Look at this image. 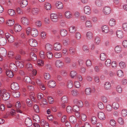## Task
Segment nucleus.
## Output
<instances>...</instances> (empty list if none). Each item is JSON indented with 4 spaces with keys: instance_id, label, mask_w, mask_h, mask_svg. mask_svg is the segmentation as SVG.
Wrapping results in <instances>:
<instances>
[{
    "instance_id": "nucleus-39",
    "label": "nucleus",
    "mask_w": 127,
    "mask_h": 127,
    "mask_svg": "<svg viewBox=\"0 0 127 127\" xmlns=\"http://www.w3.org/2000/svg\"><path fill=\"white\" fill-rule=\"evenodd\" d=\"M97 118L95 116H93L91 118V122L93 125H95L97 122Z\"/></svg>"
},
{
    "instance_id": "nucleus-33",
    "label": "nucleus",
    "mask_w": 127,
    "mask_h": 127,
    "mask_svg": "<svg viewBox=\"0 0 127 127\" xmlns=\"http://www.w3.org/2000/svg\"><path fill=\"white\" fill-rule=\"evenodd\" d=\"M116 33L117 37L119 38H122L124 36L123 32L122 31H118Z\"/></svg>"
},
{
    "instance_id": "nucleus-34",
    "label": "nucleus",
    "mask_w": 127,
    "mask_h": 127,
    "mask_svg": "<svg viewBox=\"0 0 127 127\" xmlns=\"http://www.w3.org/2000/svg\"><path fill=\"white\" fill-rule=\"evenodd\" d=\"M26 102L27 105L29 107H31L33 105L32 102L31 100L29 98H27L26 99Z\"/></svg>"
},
{
    "instance_id": "nucleus-56",
    "label": "nucleus",
    "mask_w": 127,
    "mask_h": 127,
    "mask_svg": "<svg viewBox=\"0 0 127 127\" xmlns=\"http://www.w3.org/2000/svg\"><path fill=\"white\" fill-rule=\"evenodd\" d=\"M26 67L29 70H32L33 69L32 65L30 63H28L27 64Z\"/></svg>"
},
{
    "instance_id": "nucleus-28",
    "label": "nucleus",
    "mask_w": 127,
    "mask_h": 127,
    "mask_svg": "<svg viewBox=\"0 0 127 127\" xmlns=\"http://www.w3.org/2000/svg\"><path fill=\"white\" fill-rule=\"evenodd\" d=\"M111 87V83L108 82H106L104 85L105 89L107 90H109L110 89Z\"/></svg>"
},
{
    "instance_id": "nucleus-53",
    "label": "nucleus",
    "mask_w": 127,
    "mask_h": 127,
    "mask_svg": "<svg viewBox=\"0 0 127 127\" xmlns=\"http://www.w3.org/2000/svg\"><path fill=\"white\" fill-rule=\"evenodd\" d=\"M66 111L69 114H70L73 111L72 108L70 106H68L66 108Z\"/></svg>"
},
{
    "instance_id": "nucleus-55",
    "label": "nucleus",
    "mask_w": 127,
    "mask_h": 127,
    "mask_svg": "<svg viewBox=\"0 0 127 127\" xmlns=\"http://www.w3.org/2000/svg\"><path fill=\"white\" fill-rule=\"evenodd\" d=\"M73 86V84L72 81L71 80H69L68 81L67 83V87L68 88H71Z\"/></svg>"
},
{
    "instance_id": "nucleus-14",
    "label": "nucleus",
    "mask_w": 127,
    "mask_h": 127,
    "mask_svg": "<svg viewBox=\"0 0 127 127\" xmlns=\"http://www.w3.org/2000/svg\"><path fill=\"white\" fill-rule=\"evenodd\" d=\"M25 123L26 126L28 127L31 126L32 124V120L29 118H27L26 119Z\"/></svg>"
},
{
    "instance_id": "nucleus-23",
    "label": "nucleus",
    "mask_w": 127,
    "mask_h": 127,
    "mask_svg": "<svg viewBox=\"0 0 127 127\" xmlns=\"http://www.w3.org/2000/svg\"><path fill=\"white\" fill-rule=\"evenodd\" d=\"M55 65L58 67H62L64 65V63L60 60L56 61L55 63Z\"/></svg>"
},
{
    "instance_id": "nucleus-49",
    "label": "nucleus",
    "mask_w": 127,
    "mask_h": 127,
    "mask_svg": "<svg viewBox=\"0 0 127 127\" xmlns=\"http://www.w3.org/2000/svg\"><path fill=\"white\" fill-rule=\"evenodd\" d=\"M8 13L9 15L11 16H13L15 14V11L12 9L8 10Z\"/></svg>"
},
{
    "instance_id": "nucleus-31",
    "label": "nucleus",
    "mask_w": 127,
    "mask_h": 127,
    "mask_svg": "<svg viewBox=\"0 0 127 127\" xmlns=\"http://www.w3.org/2000/svg\"><path fill=\"white\" fill-rule=\"evenodd\" d=\"M39 10L37 8H33L32 9V12L33 15H37L38 14Z\"/></svg>"
},
{
    "instance_id": "nucleus-48",
    "label": "nucleus",
    "mask_w": 127,
    "mask_h": 127,
    "mask_svg": "<svg viewBox=\"0 0 127 127\" xmlns=\"http://www.w3.org/2000/svg\"><path fill=\"white\" fill-rule=\"evenodd\" d=\"M45 68L48 71H51L52 69V67L51 65L49 64H46L45 66Z\"/></svg>"
},
{
    "instance_id": "nucleus-25",
    "label": "nucleus",
    "mask_w": 127,
    "mask_h": 127,
    "mask_svg": "<svg viewBox=\"0 0 127 127\" xmlns=\"http://www.w3.org/2000/svg\"><path fill=\"white\" fill-rule=\"evenodd\" d=\"M33 119L34 122L38 123L40 122V118L39 116L37 115H34L33 117Z\"/></svg>"
},
{
    "instance_id": "nucleus-64",
    "label": "nucleus",
    "mask_w": 127,
    "mask_h": 127,
    "mask_svg": "<svg viewBox=\"0 0 127 127\" xmlns=\"http://www.w3.org/2000/svg\"><path fill=\"white\" fill-rule=\"evenodd\" d=\"M111 61L109 59H107L105 62V64L107 67L110 66L111 64Z\"/></svg>"
},
{
    "instance_id": "nucleus-22",
    "label": "nucleus",
    "mask_w": 127,
    "mask_h": 127,
    "mask_svg": "<svg viewBox=\"0 0 127 127\" xmlns=\"http://www.w3.org/2000/svg\"><path fill=\"white\" fill-rule=\"evenodd\" d=\"M31 34L34 37H36L38 34V32L36 29H33L31 31Z\"/></svg>"
},
{
    "instance_id": "nucleus-54",
    "label": "nucleus",
    "mask_w": 127,
    "mask_h": 127,
    "mask_svg": "<svg viewBox=\"0 0 127 127\" xmlns=\"http://www.w3.org/2000/svg\"><path fill=\"white\" fill-rule=\"evenodd\" d=\"M44 77L46 80H49L51 78V76L50 74L48 73H45L44 74Z\"/></svg>"
},
{
    "instance_id": "nucleus-43",
    "label": "nucleus",
    "mask_w": 127,
    "mask_h": 127,
    "mask_svg": "<svg viewBox=\"0 0 127 127\" xmlns=\"http://www.w3.org/2000/svg\"><path fill=\"white\" fill-rule=\"evenodd\" d=\"M44 6L45 8L47 10H49L51 8V4L48 2L45 3Z\"/></svg>"
},
{
    "instance_id": "nucleus-51",
    "label": "nucleus",
    "mask_w": 127,
    "mask_h": 127,
    "mask_svg": "<svg viewBox=\"0 0 127 127\" xmlns=\"http://www.w3.org/2000/svg\"><path fill=\"white\" fill-rule=\"evenodd\" d=\"M113 108L115 109H118L119 107V104L117 102H114L112 104Z\"/></svg>"
},
{
    "instance_id": "nucleus-41",
    "label": "nucleus",
    "mask_w": 127,
    "mask_h": 127,
    "mask_svg": "<svg viewBox=\"0 0 127 127\" xmlns=\"http://www.w3.org/2000/svg\"><path fill=\"white\" fill-rule=\"evenodd\" d=\"M86 36L87 38L88 39H90L93 37V34L91 32H89L87 33Z\"/></svg>"
},
{
    "instance_id": "nucleus-38",
    "label": "nucleus",
    "mask_w": 127,
    "mask_h": 127,
    "mask_svg": "<svg viewBox=\"0 0 127 127\" xmlns=\"http://www.w3.org/2000/svg\"><path fill=\"white\" fill-rule=\"evenodd\" d=\"M100 59L102 61H104L106 58L107 57L105 54L104 53H101L100 55Z\"/></svg>"
},
{
    "instance_id": "nucleus-8",
    "label": "nucleus",
    "mask_w": 127,
    "mask_h": 127,
    "mask_svg": "<svg viewBox=\"0 0 127 127\" xmlns=\"http://www.w3.org/2000/svg\"><path fill=\"white\" fill-rule=\"evenodd\" d=\"M104 13L105 14H109L111 11V8L109 6H105L104 8L103 9Z\"/></svg>"
},
{
    "instance_id": "nucleus-19",
    "label": "nucleus",
    "mask_w": 127,
    "mask_h": 127,
    "mask_svg": "<svg viewBox=\"0 0 127 127\" xmlns=\"http://www.w3.org/2000/svg\"><path fill=\"white\" fill-rule=\"evenodd\" d=\"M7 52L5 48H0V54L3 56L5 57L7 55Z\"/></svg>"
},
{
    "instance_id": "nucleus-21",
    "label": "nucleus",
    "mask_w": 127,
    "mask_h": 127,
    "mask_svg": "<svg viewBox=\"0 0 127 127\" xmlns=\"http://www.w3.org/2000/svg\"><path fill=\"white\" fill-rule=\"evenodd\" d=\"M69 121L73 124H74L77 122V119L74 116H71L69 118Z\"/></svg>"
},
{
    "instance_id": "nucleus-60",
    "label": "nucleus",
    "mask_w": 127,
    "mask_h": 127,
    "mask_svg": "<svg viewBox=\"0 0 127 127\" xmlns=\"http://www.w3.org/2000/svg\"><path fill=\"white\" fill-rule=\"evenodd\" d=\"M40 57L42 59H44L45 56V54L43 51H41L39 53Z\"/></svg>"
},
{
    "instance_id": "nucleus-35",
    "label": "nucleus",
    "mask_w": 127,
    "mask_h": 127,
    "mask_svg": "<svg viewBox=\"0 0 127 127\" xmlns=\"http://www.w3.org/2000/svg\"><path fill=\"white\" fill-rule=\"evenodd\" d=\"M116 24V21L114 19H111L109 22V24L111 26H114Z\"/></svg>"
},
{
    "instance_id": "nucleus-59",
    "label": "nucleus",
    "mask_w": 127,
    "mask_h": 127,
    "mask_svg": "<svg viewBox=\"0 0 127 127\" xmlns=\"http://www.w3.org/2000/svg\"><path fill=\"white\" fill-rule=\"evenodd\" d=\"M117 74L119 77H122L124 75L123 72L122 70H118L117 72Z\"/></svg>"
},
{
    "instance_id": "nucleus-17",
    "label": "nucleus",
    "mask_w": 127,
    "mask_h": 127,
    "mask_svg": "<svg viewBox=\"0 0 127 127\" xmlns=\"http://www.w3.org/2000/svg\"><path fill=\"white\" fill-rule=\"evenodd\" d=\"M55 5L57 8L59 9H62L63 7V3L60 1H56V2Z\"/></svg>"
},
{
    "instance_id": "nucleus-12",
    "label": "nucleus",
    "mask_w": 127,
    "mask_h": 127,
    "mask_svg": "<svg viewBox=\"0 0 127 127\" xmlns=\"http://www.w3.org/2000/svg\"><path fill=\"white\" fill-rule=\"evenodd\" d=\"M10 97L9 94L7 92H5L2 96V98L4 100H6L9 99Z\"/></svg>"
},
{
    "instance_id": "nucleus-47",
    "label": "nucleus",
    "mask_w": 127,
    "mask_h": 127,
    "mask_svg": "<svg viewBox=\"0 0 127 127\" xmlns=\"http://www.w3.org/2000/svg\"><path fill=\"white\" fill-rule=\"evenodd\" d=\"M76 30V29L74 26H71L69 28V31L71 33L75 32Z\"/></svg>"
},
{
    "instance_id": "nucleus-36",
    "label": "nucleus",
    "mask_w": 127,
    "mask_h": 127,
    "mask_svg": "<svg viewBox=\"0 0 127 127\" xmlns=\"http://www.w3.org/2000/svg\"><path fill=\"white\" fill-rule=\"evenodd\" d=\"M115 52L117 53H119L122 51L121 48L120 46H117L115 47Z\"/></svg>"
},
{
    "instance_id": "nucleus-42",
    "label": "nucleus",
    "mask_w": 127,
    "mask_h": 127,
    "mask_svg": "<svg viewBox=\"0 0 127 127\" xmlns=\"http://www.w3.org/2000/svg\"><path fill=\"white\" fill-rule=\"evenodd\" d=\"M65 17L67 18H70L72 16V14L70 12L67 11L65 12Z\"/></svg>"
},
{
    "instance_id": "nucleus-10",
    "label": "nucleus",
    "mask_w": 127,
    "mask_h": 127,
    "mask_svg": "<svg viewBox=\"0 0 127 127\" xmlns=\"http://www.w3.org/2000/svg\"><path fill=\"white\" fill-rule=\"evenodd\" d=\"M22 23L25 25H28L29 23V20L25 17H23L21 19Z\"/></svg>"
},
{
    "instance_id": "nucleus-50",
    "label": "nucleus",
    "mask_w": 127,
    "mask_h": 127,
    "mask_svg": "<svg viewBox=\"0 0 127 127\" xmlns=\"http://www.w3.org/2000/svg\"><path fill=\"white\" fill-rule=\"evenodd\" d=\"M61 100L63 103H67L68 100L67 96H63L61 98Z\"/></svg>"
},
{
    "instance_id": "nucleus-46",
    "label": "nucleus",
    "mask_w": 127,
    "mask_h": 127,
    "mask_svg": "<svg viewBox=\"0 0 127 127\" xmlns=\"http://www.w3.org/2000/svg\"><path fill=\"white\" fill-rule=\"evenodd\" d=\"M60 34L62 36H66L67 34V31L65 30H61L60 31Z\"/></svg>"
},
{
    "instance_id": "nucleus-24",
    "label": "nucleus",
    "mask_w": 127,
    "mask_h": 127,
    "mask_svg": "<svg viewBox=\"0 0 127 127\" xmlns=\"http://www.w3.org/2000/svg\"><path fill=\"white\" fill-rule=\"evenodd\" d=\"M22 29V28L20 25L18 24H16L14 27V29L15 32L20 31Z\"/></svg>"
},
{
    "instance_id": "nucleus-44",
    "label": "nucleus",
    "mask_w": 127,
    "mask_h": 127,
    "mask_svg": "<svg viewBox=\"0 0 127 127\" xmlns=\"http://www.w3.org/2000/svg\"><path fill=\"white\" fill-rule=\"evenodd\" d=\"M96 5L97 6L100 7L103 4V2L101 0H96L95 1Z\"/></svg>"
},
{
    "instance_id": "nucleus-13",
    "label": "nucleus",
    "mask_w": 127,
    "mask_h": 127,
    "mask_svg": "<svg viewBox=\"0 0 127 127\" xmlns=\"http://www.w3.org/2000/svg\"><path fill=\"white\" fill-rule=\"evenodd\" d=\"M28 3L27 0H22L20 2V6L22 8H24L27 6Z\"/></svg>"
},
{
    "instance_id": "nucleus-30",
    "label": "nucleus",
    "mask_w": 127,
    "mask_h": 127,
    "mask_svg": "<svg viewBox=\"0 0 127 127\" xmlns=\"http://www.w3.org/2000/svg\"><path fill=\"white\" fill-rule=\"evenodd\" d=\"M12 71L11 70H7L6 72V73L7 76L10 78L12 77L14 75Z\"/></svg>"
},
{
    "instance_id": "nucleus-62",
    "label": "nucleus",
    "mask_w": 127,
    "mask_h": 127,
    "mask_svg": "<svg viewBox=\"0 0 127 127\" xmlns=\"http://www.w3.org/2000/svg\"><path fill=\"white\" fill-rule=\"evenodd\" d=\"M27 88L29 90L31 91H33L34 90L33 86L32 85H28L27 86Z\"/></svg>"
},
{
    "instance_id": "nucleus-6",
    "label": "nucleus",
    "mask_w": 127,
    "mask_h": 127,
    "mask_svg": "<svg viewBox=\"0 0 127 127\" xmlns=\"http://www.w3.org/2000/svg\"><path fill=\"white\" fill-rule=\"evenodd\" d=\"M11 88L12 90L15 91L19 89L18 84L16 82H13L12 84Z\"/></svg>"
},
{
    "instance_id": "nucleus-37",
    "label": "nucleus",
    "mask_w": 127,
    "mask_h": 127,
    "mask_svg": "<svg viewBox=\"0 0 127 127\" xmlns=\"http://www.w3.org/2000/svg\"><path fill=\"white\" fill-rule=\"evenodd\" d=\"M14 20L13 19H9L7 21V24L8 26H11L14 24Z\"/></svg>"
},
{
    "instance_id": "nucleus-15",
    "label": "nucleus",
    "mask_w": 127,
    "mask_h": 127,
    "mask_svg": "<svg viewBox=\"0 0 127 127\" xmlns=\"http://www.w3.org/2000/svg\"><path fill=\"white\" fill-rule=\"evenodd\" d=\"M9 67L11 70L13 72L16 71L17 68L16 66L13 63H11L9 65Z\"/></svg>"
},
{
    "instance_id": "nucleus-2",
    "label": "nucleus",
    "mask_w": 127,
    "mask_h": 127,
    "mask_svg": "<svg viewBox=\"0 0 127 127\" xmlns=\"http://www.w3.org/2000/svg\"><path fill=\"white\" fill-rule=\"evenodd\" d=\"M15 106L16 109V111H15V113H16V115H18V116H19V114H17V113H22L23 112L20 109V108L21 106V105L20 102L17 101L16 103Z\"/></svg>"
},
{
    "instance_id": "nucleus-58",
    "label": "nucleus",
    "mask_w": 127,
    "mask_h": 127,
    "mask_svg": "<svg viewBox=\"0 0 127 127\" xmlns=\"http://www.w3.org/2000/svg\"><path fill=\"white\" fill-rule=\"evenodd\" d=\"M70 53L72 55H73L76 53L75 50L74 48L72 47H70L69 49Z\"/></svg>"
},
{
    "instance_id": "nucleus-40",
    "label": "nucleus",
    "mask_w": 127,
    "mask_h": 127,
    "mask_svg": "<svg viewBox=\"0 0 127 127\" xmlns=\"http://www.w3.org/2000/svg\"><path fill=\"white\" fill-rule=\"evenodd\" d=\"M16 66H18L19 68H22L23 67V63L22 62L18 61L16 62Z\"/></svg>"
},
{
    "instance_id": "nucleus-57",
    "label": "nucleus",
    "mask_w": 127,
    "mask_h": 127,
    "mask_svg": "<svg viewBox=\"0 0 127 127\" xmlns=\"http://www.w3.org/2000/svg\"><path fill=\"white\" fill-rule=\"evenodd\" d=\"M63 43L64 45L67 46L70 43V41L68 39H66L63 40Z\"/></svg>"
},
{
    "instance_id": "nucleus-29",
    "label": "nucleus",
    "mask_w": 127,
    "mask_h": 127,
    "mask_svg": "<svg viewBox=\"0 0 127 127\" xmlns=\"http://www.w3.org/2000/svg\"><path fill=\"white\" fill-rule=\"evenodd\" d=\"M102 31L105 33H108L109 31V29L108 27L106 25L103 26L102 27Z\"/></svg>"
},
{
    "instance_id": "nucleus-3",
    "label": "nucleus",
    "mask_w": 127,
    "mask_h": 127,
    "mask_svg": "<svg viewBox=\"0 0 127 127\" xmlns=\"http://www.w3.org/2000/svg\"><path fill=\"white\" fill-rule=\"evenodd\" d=\"M50 18L51 20L54 22H56L58 20V16L56 14H51Z\"/></svg>"
},
{
    "instance_id": "nucleus-4",
    "label": "nucleus",
    "mask_w": 127,
    "mask_h": 127,
    "mask_svg": "<svg viewBox=\"0 0 127 127\" xmlns=\"http://www.w3.org/2000/svg\"><path fill=\"white\" fill-rule=\"evenodd\" d=\"M30 45L32 47H36L37 45V41L34 39H30L29 41Z\"/></svg>"
},
{
    "instance_id": "nucleus-32",
    "label": "nucleus",
    "mask_w": 127,
    "mask_h": 127,
    "mask_svg": "<svg viewBox=\"0 0 127 127\" xmlns=\"http://www.w3.org/2000/svg\"><path fill=\"white\" fill-rule=\"evenodd\" d=\"M12 95L13 97L15 98L19 97L20 95V93L18 91L12 92Z\"/></svg>"
},
{
    "instance_id": "nucleus-20",
    "label": "nucleus",
    "mask_w": 127,
    "mask_h": 127,
    "mask_svg": "<svg viewBox=\"0 0 127 127\" xmlns=\"http://www.w3.org/2000/svg\"><path fill=\"white\" fill-rule=\"evenodd\" d=\"M98 118L101 120L105 119V116L104 113L102 112H100L98 114Z\"/></svg>"
},
{
    "instance_id": "nucleus-63",
    "label": "nucleus",
    "mask_w": 127,
    "mask_h": 127,
    "mask_svg": "<svg viewBox=\"0 0 127 127\" xmlns=\"http://www.w3.org/2000/svg\"><path fill=\"white\" fill-rule=\"evenodd\" d=\"M90 20H87L86 21L85 25L86 27H90L92 26Z\"/></svg>"
},
{
    "instance_id": "nucleus-11",
    "label": "nucleus",
    "mask_w": 127,
    "mask_h": 127,
    "mask_svg": "<svg viewBox=\"0 0 127 127\" xmlns=\"http://www.w3.org/2000/svg\"><path fill=\"white\" fill-rule=\"evenodd\" d=\"M48 85L49 87L53 88L56 86V84L55 81L53 80H50L48 83Z\"/></svg>"
},
{
    "instance_id": "nucleus-18",
    "label": "nucleus",
    "mask_w": 127,
    "mask_h": 127,
    "mask_svg": "<svg viewBox=\"0 0 127 127\" xmlns=\"http://www.w3.org/2000/svg\"><path fill=\"white\" fill-rule=\"evenodd\" d=\"M84 10L85 13L89 15L91 13V9L88 6H86L84 7Z\"/></svg>"
},
{
    "instance_id": "nucleus-45",
    "label": "nucleus",
    "mask_w": 127,
    "mask_h": 127,
    "mask_svg": "<svg viewBox=\"0 0 127 127\" xmlns=\"http://www.w3.org/2000/svg\"><path fill=\"white\" fill-rule=\"evenodd\" d=\"M92 92V91L91 89L90 88H87L85 89V93L87 95H90Z\"/></svg>"
},
{
    "instance_id": "nucleus-52",
    "label": "nucleus",
    "mask_w": 127,
    "mask_h": 127,
    "mask_svg": "<svg viewBox=\"0 0 127 127\" xmlns=\"http://www.w3.org/2000/svg\"><path fill=\"white\" fill-rule=\"evenodd\" d=\"M119 66L121 69H123L126 67V64L125 62H121L119 64Z\"/></svg>"
},
{
    "instance_id": "nucleus-26",
    "label": "nucleus",
    "mask_w": 127,
    "mask_h": 127,
    "mask_svg": "<svg viewBox=\"0 0 127 127\" xmlns=\"http://www.w3.org/2000/svg\"><path fill=\"white\" fill-rule=\"evenodd\" d=\"M30 57L31 60L34 61H36L37 60L36 55L33 52H31L30 53Z\"/></svg>"
},
{
    "instance_id": "nucleus-7",
    "label": "nucleus",
    "mask_w": 127,
    "mask_h": 127,
    "mask_svg": "<svg viewBox=\"0 0 127 127\" xmlns=\"http://www.w3.org/2000/svg\"><path fill=\"white\" fill-rule=\"evenodd\" d=\"M16 113H15V110H11L10 112H6V114L4 115V117L5 118H7L9 115L11 114L12 116H14V115H16Z\"/></svg>"
},
{
    "instance_id": "nucleus-5",
    "label": "nucleus",
    "mask_w": 127,
    "mask_h": 127,
    "mask_svg": "<svg viewBox=\"0 0 127 127\" xmlns=\"http://www.w3.org/2000/svg\"><path fill=\"white\" fill-rule=\"evenodd\" d=\"M73 102L79 107H81L83 106V103L81 100L75 99L74 100Z\"/></svg>"
},
{
    "instance_id": "nucleus-61",
    "label": "nucleus",
    "mask_w": 127,
    "mask_h": 127,
    "mask_svg": "<svg viewBox=\"0 0 127 127\" xmlns=\"http://www.w3.org/2000/svg\"><path fill=\"white\" fill-rule=\"evenodd\" d=\"M24 80L27 83H30L31 81L30 78L28 76H25L24 78Z\"/></svg>"
},
{
    "instance_id": "nucleus-27",
    "label": "nucleus",
    "mask_w": 127,
    "mask_h": 127,
    "mask_svg": "<svg viewBox=\"0 0 127 127\" xmlns=\"http://www.w3.org/2000/svg\"><path fill=\"white\" fill-rule=\"evenodd\" d=\"M23 41L21 40H20L17 42H16L14 43V45L17 47H21L23 46Z\"/></svg>"
},
{
    "instance_id": "nucleus-1",
    "label": "nucleus",
    "mask_w": 127,
    "mask_h": 127,
    "mask_svg": "<svg viewBox=\"0 0 127 127\" xmlns=\"http://www.w3.org/2000/svg\"><path fill=\"white\" fill-rule=\"evenodd\" d=\"M5 36L9 43H11L14 41V36L9 33H5Z\"/></svg>"
},
{
    "instance_id": "nucleus-9",
    "label": "nucleus",
    "mask_w": 127,
    "mask_h": 127,
    "mask_svg": "<svg viewBox=\"0 0 127 127\" xmlns=\"http://www.w3.org/2000/svg\"><path fill=\"white\" fill-rule=\"evenodd\" d=\"M54 48L56 51H59L62 48V45L60 43L56 42L54 45Z\"/></svg>"
},
{
    "instance_id": "nucleus-16",
    "label": "nucleus",
    "mask_w": 127,
    "mask_h": 127,
    "mask_svg": "<svg viewBox=\"0 0 127 127\" xmlns=\"http://www.w3.org/2000/svg\"><path fill=\"white\" fill-rule=\"evenodd\" d=\"M7 43L6 38L4 37H0V45L3 46L5 45Z\"/></svg>"
}]
</instances>
